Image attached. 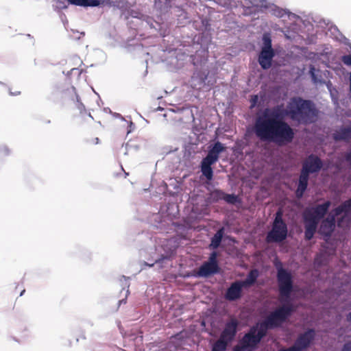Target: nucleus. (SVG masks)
Segmentation results:
<instances>
[{
    "instance_id": "obj_1",
    "label": "nucleus",
    "mask_w": 351,
    "mask_h": 351,
    "mask_svg": "<svg viewBox=\"0 0 351 351\" xmlns=\"http://www.w3.org/2000/svg\"><path fill=\"white\" fill-rule=\"evenodd\" d=\"M318 110L310 100L301 97H293L285 108L278 106L271 112L266 110L256 119L254 131L262 141L272 142L278 145L291 143L294 138L291 127L283 119L289 118L300 124H310L315 122Z\"/></svg>"
},
{
    "instance_id": "obj_2",
    "label": "nucleus",
    "mask_w": 351,
    "mask_h": 351,
    "mask_svg": "<svg viewBox=\"0 0 351 351\" xmlns=\"http://www.w3.org/2000/svg\"><path fill=\"white\" fill-rule=\"evenodd\" d=\"M330 205L331 202L326 201L322 204H318L313 208L304 210L303 220L305 228L304 238L306 241L313 239L320 219L327 213Z\"/></svg>"
},
{
    "instance_id": "obj_3",
    "label": "nucleus",
    "mask_w": 351,
    "mask_h": 351,
    "mask_svg": "<svg viewBox=\"0 0 351 351\" xmlns=\"http://www.w3.org/2000/svg\"><path fill=\"white\" fill-rule=\"evenodd\" d=\"M294 311L295 308L292 303L285 304L271 312L259 326L267 334L269 329L280 327Z\"/></svg>"
},
{
    "instance_id": "obj_4",
    "label": "nucleus",
    "mask_w": 351,
    "mask_h": 351,
    "mask_svg": "<svg viewBox=\"0 0 351 351\" xmlns=\"http://www.w3.org/2000/svg\"><path fill=\"white\" fill-rule=\"evenodd\" d=\"M287 225L282 219V212L278 210L275 216L271 230L267 233L266 241L267 243H280L287 237Z\"/></svg>"
},
{
    "instance_id": "obj_5",
    "label": "nucleus",
    "mask_w": 351,
    "mask_h": 351,
    "mask_svg": "<svg viewBox=\"0 0 351 351\" xmlns=\"http://www.w3.org/2000/svg\"><path fill=\"white\" fill-rule=\"evenodd\" d=\"M225 150V147L219 141L208 151L207 156L201 162V171L208 180L213 177V171L211 166L219 159V154Z\"/></svg>"
},
{
    "instance_id": "obj_6",
    "label": "nucleus",
    "mask_w": 351,
    "mask_h": 351,
    "mask_svg": "<svg viewBox=\"0 0 351 351\" xmlns=\"http://www.w3.org/2000/svg\"><path fill=\"white\" fill-rule=\"evenodd\" d=\"M277 269V282L278 286L279 294L281 298L280 301H283V298H289L293 291V278L291 274L282 267L279 262L276 264Z\"/></svg>"
},
{
    "instance_id": "obj_7",
    "label": "nucleus",
    "mask_w": 351,
    "mask_h": 351,
    "mask_svg": "<svg viewBox=\"0 0 351 351\" xmlns=\"http://www.w3.org/2000/svg\"><path fill=\"white\" fill-rule=\"evenodd\" d=\"M266 335L265 330L260 326L258 330L257 326H252L241 340V346H235L234 351H241L248 348H254Z\"/></svg>"
},
{
    "instance_id": "obj_8",
    "label": "nucleus",
    "mask_w": 351,
    "mask_h": 351,
    "mask_svg": "<svg viewBox=\"0 0 351 351\" xmlns=\"http://www.w3.org/2000/svg\"><path fill=\"white\" fill-rule=\"evenodd\" d=\"M322 160L314 154L309 155L302 164V171L310 174L317 173L322 168Z\"/></svg>"
},
{
    "instance_id": "obj_9",
    "label": "nucleus",
    "mask_w": 351,
    "mask_h": 351,
    "mask_svg": "<svg viewBox=\"0 0 351 351\" xmlns=\"http://www.w3.org/2000/svg\"><path fill=\"white\" fill-rule=\"evenodd\" d=\"M238 325L239 322L236 319H231L226 324L219 338L228 343L231 342L237 335Z\"/></svg>"
},
{
    "instance_id": "obj_10",
    "label": "nucleus",
    "mask_w": 351,
    "mask_h": 351,
    "mask_svg": "<svg viewBox=\"0 0 351 351\" xmlns=\"http://www.w3.org/2000/svg\"><path fill=\"white\" fill-rule=\"evenodd\" d=\"M314 330L309 329L299 335L293 346L299 349L300 351H304L310 346L311 341L314 339Z\"/></svg>"
},
{
    "instance_id": "obj_11",
    "label": "nucleus",
    "mask_w": 351,
    "mask_h": 351,
    "mask_svg": "<svg viewBox=\"0 0 351 351\" xmlns=\"http://www.w3.org/2000/svg\"><path fill=\"white\" fill-rule=\"evenodd\" d=\"M275 56L274 50L261 49L258 56V63L263 69H268L271 66V62Z\"/></svg>"
},
{
    "instance_id": "obj_12",
    "label": "nucleus",
    "mask_w": 351,
    "mask_h": 351,
    "mask_svg": "<svg viewBox=\"0 0 351 351\" xmlns=\"http://www.w3.org/2000/svg\"><path fill=\"white\" fill-rule=\"evenodd\" d=\"M219 271V265L204 262L196 271L195 276L197 277H208Z\"/></svg>"
},
{
    "instance_id": "obj_13",
    "label": "nucleus",
    "mask_w": 351,
    "mask_h": 351,
    "mask_svg": "<svg viewBox=\"0 0 351 351\" xmlns=\"http://www.w3.org/2000/svg\"><path fill=\"white\" fill-rule=\"evenodd\" d=\"M335 227V219L334 216H328L324 219L319 227V233L322 235L330 237Z\"/></svg>"
},
{
    "instance_id": "obj_14",
    "label": "nucleus",
    "mask_w": 351,
    "mask_h": 351,
    "mask_svg": "<svg viewBox=\"0 0 351 351\" xmlns=\"http://www.w3.org/2000/svg\"><path fill=\"white\" fill-rule=\"evenodd\" d=\"M241 295L242 289L241 288V285L239 284V282L235 281L228 288L225 298L229 301H235L239 299Z\"/></svg>"
},
{
    "instance_id": "obj_15",
    "label": "nucleus",
    "mask_w": 351,
    "mask_h": 351,
    "mask_svg": "<svg viewBox=\"0 0 351 351\" xmlns=\"http://www.w3.org/2000/svg\"><path fill=\"white\" fill-rule=\"evenodd\" d=\"M308 179L309 174L301 170L295 191V195L298 198H301L303 196L308 186Z\"/></svg>"
},
{
    "instance_id": "obj_16",
    "label": "nucleus",
    "mask_w": 351,
    "mask_h": 351,
    "mask_svg": "<svg viewBox=\"0 0 351 351\" xmlns=\"http://www.w3.org/2000/svg\"><path fill=\"white\" fill-rule=\"evenodd\" d=\"M333 138L336 141H348L351 138V128L347 127L341 128L339 131L333 134Z\"/></svg>"
},
{
    "instance_id": "obj_17",
    "label": "nucleus",
    "mask_w": 351,
    "mask_h": 351,
    "mask_svg": "<svg viewBox=\"0 0 351 351\" xmlns=\"http://www.w3.org/2000/svg\"><path fill=\"white\" fill-rule=\"evenodd\" d=\"M224 233L223 228H220L217 231V232L214 234V236L211 239L210 246L215 249L217 248L222 240L223 236Z\"/></svg>"
},
{
    "instance_id": "obj_18",
    "label": "nucleus",
    "mask_w": 351,
    "mask_h": 351,
    "mask_svg": "<svg viewBox=\"0 0 351 351\" xmlns=\"http://www.w3.org/2000/svg\"><path fill=\"white\" fill-rule=\"evenodd\" d=\"M225 193L219 189H215L209 193L208 199L212 202H217L223 200Z\"/></svg>"
},
{
    "instance_id": "obj_19",
    "label": "nucleus",
    "mask_w": 351,
    "mask_h": 351,
    "mask_svg": "<svg viewBox=\"0 0 351 351\" xmlns=\"http://www.w3.org/2000/svg\"><path fill=\"white\" fill-rule=\"evenodd\" d=\"M228 343H229L219 338L213 344L212 351H226Z\"/></svg>"
},
{
    "instance_id": "obj_20",
    "label": "nucleus",
    "mask_w": 351,
    "mask_h": 351,
    "mask_svg": "<svg viewBox=\"0 0 351 351\" xmlns=\"http://www.w3.org/2000/svg\"><path fill=\"white\" fill-rule=\"evenodd\" d=\"M263 41V46L261 49L274 50L271 45V39L269 35L264 34Z\"/></svg>"
},
{
    "instance_id": "obj_21",
    "label": "nucleus",
    "mask_w": 351,
    "mask_h": 351,
    "mask_svg": "<svg viewBox=\"0 0 351 351\" xmlns=\"http://www.w3.org/2000/svg\"><path fill=\"white\" fill-rule=\"evenodd\" d=\"M223 200L228 204H235L239 202V198L234 194H227L225 193Z\"/></svg>"
},
{
    "instance_id": "obj_22",
    "label": "nucleus",
    "mask_w": 351,
    "mask_h": 351,
    "mask_svg": "<svg viewBox=\"0 0 351 351\" xmlns=\"http://www.w3.org/2000/svg\"><path fill=\"white\" fill-rule=\"evenodd\" d=\"M258 271L256 269L251 270L247 276L248 279L252 283L254 284L258 277Z\"/></svg>"
},
{
    "instance_id": "obj_23",
    "label": "nucleus",
    "mask_w": 351,
    "mask_h": 351,
    "mask_svg": "<svg viewBox=\"0 0 351 351\" xmlns=\"http://www.w3.org/2000/svg\"><path fill=\"white\" fill-rule=\"evenodd\" d=\"M343 213H346L345 210V208L343 207V204H341L340 206H337L333 210V214H330L328 216H334L335 217L337 216L340 215Z\"/></svg>"
},
{
    "instance_id": "obj_24",
    "label": "nucleus",
    "mask_w": 351,
    "mask_h": 351,
    "mask_svg": "<svg viewBox=\"0 0 351 351\" xmlns=\"http://www.w3.org/2000/svg\"><path fill=\"white\" fill-rule=\"evenodd\" d=\"M217 257V252H213L210 254L208 261L206 262L208 263L213 264L214 265H219Z\"/></svg>"
},
{
    "instance_id": "obj_25",
    "label": "nucleus",
    "mask_w": 351,
    "mask_h": 351,
    "mask_svg": "<svg viewBox=\"0 0 351 351\" xmlns=\"http://www.w3.org/2000/svg\"><path fill=\"white\" fill-rule=\"evenodd\" d=\"M341 61L348 66H351V54L345 55L341 57Z\"/></svg>"
},
{
    "instance_id": "obj_26",
    "label": "nucleus",
    "mask_w": 351,
    "mask_h": 351,
    "mask_svg": "<svg viewBox=\"0 0 351 351\" xmlns=\"http://www.w3.org/2000/svg\"><path fill=\"white\" fill-rule=\"evenodd\" d=\"M237 282H239L241 289H243V287H250L254 285L247 278H245L244 280H237Z\"/></svg>"
},
{
    "instance_id": "obj_27",
    "label": "nucleus",
    "mask_w": 351,
    "mask_h": 351,
    "mask_svg": "<svg viewBox=\"0 0 351 351\" xmlns=\"http://www.w3.org/2000/svg\"><path fill=\"white\" fill-rule=\"evenodd\" d=\"M343 207L346 213L351 210V198L348 200L345 201L343 204Z\"/></svg>"
},
{
    "instance_id": "obj_28",
    "label": "nucleus",
    "mask_w": 351,
    "mask_h": 351,
    "mask_svg": "<svg viewBox=\"0 0 351 351\" xmlns=\"http://www.w3.org/2000/svg\"><path fill=\"white\" fill-rule=\"evenodd\" d=\"M258 95H252L250 99L251 101V107H254L256 105V103L258 102Z\"/></svg>"
},
{
    "instance_id": "obj_29",
    "label": "nucleus",
    "mask_w": 351,
    "mask_h": 351,
    "mask_svg": "<svg viewBox=\"0 0 351 351\" xmlns=\"http://www.w3.org/2000/svg\"><path fill=\"white\" fill-rule=\"evenodd\" d=\"M278 351H300L299 349H298L294 346H292L288 348H282L279 350Z\"/></svg>"
},
{
    "instance_id": "obj_30",
    "label": "nucleus",
    "mask_w": 351,
    "mask_h": 351,
    "mask_svg": "<svg viewBox=\"0 0 351 351\" xmlns=\"http://www.w3.org/2000/svg\"><path fill=\"white\" fill-rule=\"evenodd\" d=\"M342 351H351L350 345L348 343L345 344L343 346Z\"/></svg>"
},
{
    "instance_id": "obj_31",
    "label": "nucleus",
    "mask_w": 351,
    "mask_h": 351,
    "mask_svg": "<svg viewBox=\"0 0 351 351\" xmlns=\"http://www.w3.org/2000/svg\"><path fill=\"white\" fill-rule=\"evenodd\" d=\"M347 321L351 322V312L347 315Z\"/></svg>"
},
{
    "instance_id": "obj_32",
    "label": "nucleus",
    "mask_w": 351,
    "mask_h": 351,
    "mask_svg": "<svg viewBox=\"0 0 351 351\" xmlns=\"http://www.w3.org/2000/svg\"><path fill=\"white\" fill-rule=\"evenodd\" d=\"M71 72L77 71V72H78V73H79V74H80V73H81V72L79 71V69H75V68L72 69L71 70Z\"/></svg>"
},
{
    "instance_id": "obj_33",
    "label": "nucleus",
    "mask_w": 351,
    "mask_h": 351,
    "mask_svg": "<svg viewBox=\"0 0 351 351\" xmlns=\"http://www.w3.org/2000/svg\"><path fill=\"white\" fill-rule=\"evenodd\" d=\"M349 80H350V93H351V73H350Z\"/></svg>"
},
{
    "instance_id": "obj_34",
    "label": "nucleus",
    "mask_w": 351,
    "mask_h": 351,
    "mask_svg": "<svg viewBox=\"0 0 351 351\" xmlns=\"http://www.w3.org/2000/svg\"><path fill=\"white\" fill-rule=\"evenodd\" d=\"M346 160H351V154H348L346 156Z\"/></svg>"
},
{
    "instance_id": "obj_35",
    "label": "nucleus",
    "mask_w": 351,
    "mask_h": 351,
    "mask_svg": "<svg viewBox=\"0 0 351 351\" xmlns=\"http://www.w3.org/2000/svg\"><path fill=\"white\" fill-rule=\"evenodd\" d=\"M317 261H318V258L317 257V258H315V262H316V263H317Z\"/></svg>"
},
{
    "instance_id": "obj_36",
    "label": "nucleus",
    "mask_w": 351,
    "mask_h": 351,
    "mask_svg": "<svg viewBox=\"0 0 351 351\" xmlns=\"http://www.w3.org/2000/svg\"><path fill=\"white\" fill-rule=\"evenodd\" d=\"M23 292H25V290H23V291L21 293V295L23 294Z\"/></svg>"
}]
</instances>
